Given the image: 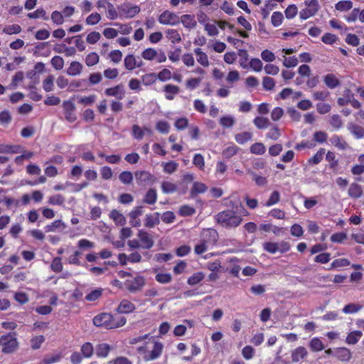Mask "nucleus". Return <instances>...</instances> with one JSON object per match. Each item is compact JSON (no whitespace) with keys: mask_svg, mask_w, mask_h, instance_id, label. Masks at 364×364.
<instances>
[{"mask_svg":"<svg viewBox=\"0 0 364 364\" xmlns=\"http://www.w3.org/2000/svg\"><path fill=\"white\" fill-rule=\"evenodd\" d=\"M216 222L225 228H235L239 226L242 218L232 210H225L215 216Z\"/></svg>","mask_w":364,"mask_h":364,"instance_id":"obj_1","label":"nucleus"},{"mask_svg":"<svg viewBox=\"0 0 364 364\" xmlns=\"http://www.w3.org/2000/svg\"><path fill=\"white\" fill-rule=\"evenodd\" d=\"M0 346L4 354H11L18 348V342L15 333H7L0 337Z\"/></svg>","mask_w":364,"mask_h":364,"instance_id":"obj_2","label":"nucleus"},{"mask_svg":"<svg viewBox=\"0 0 364 364\" xmlns=\"http://www.w3.org/2000/svg\"><path fill=\"white\" fill-rule=\"evenodd\" d=\"M304 4L306 8L301 10L299 12V16L302 20H306L314 16L319 9L318 0H306Z\"/></svg>","mask_w":364,"mask_h":364,"instance_id":"obj_3","label":"nucleus"},{"mask_svg":"<svg viewBox=\"0 0 364 364\" xmlns=\"http://www.w3.org/2000/svg\"><path fill=\"white\" fill-rule=\"evenodd\" d=\"M112 315L109 313H102L93 318V324L97 327L112 329Z\"/></svg>","mask_w":364,"mask_h":364,"instance_id":"obj_4","label":"nucleus"},{"mask_svg":"<svg viewBox=\"0 0 364 364\" xmlns=\"http://www.w3.org/2000/svg\"><path fill=\"white\" fill-rule=\"evenodd\" d=\"M145 285V279L142 276H136L132 279H127L125 282L127 289L132 293L140 291Z\"/></svg>","mask_w":364,"mask_h":364,"instance_id":"obj_5","label":"nucleus"},{"mask_svg":"<svg viewBox=\"0 0 364 364\" xmlns=\"http://www.w3.org/2000/svg\"><path fill=\"white\" fill-rule=\"evenodd\" d=\"M119 11L121 17L131 18L139 13L140 8L138 6L124 4L119 8Z\"/></svg>","mask_w":364,"mask_h":364,"instance_id":"obj_6","label":"nucleus"},{"mask_svg":"<svg viewBox=\"0 0 364 364\" xmlns=\"http://www.w3.org/2000/svg\"><path fill=\"white\" fill-rule=\"evenodd\" d=\"M164 345L159 341H153V349L151 351L146 352L144 356L146 361L154 360L159 358L162 353Z\"/></svg>","mask_w":364,"mask_h":364,"instance_id":"obj_7","label":"nucleus"},{"mask_svg":"<svg viewBox=\"0 0 364 364\" xmlns=\"http://www.w3.org/2000/svg\"><path fill=\"white\" fill-rule=\"evenodd\" d=\"M159 21L163 25H176L180 22L179 17L169 11H164L159 17Z\"/></svg>","mask_w":364,"mask_h":364,"instance_id":"obj_8","label":"nucleus"},{"mask_svg":"<svg viewBox=\"0 0 364 364\" xmlns=\"http://www.w3.org/2000/svg\"><path fill=\"white\" fill-rule=\"evenodd\" d=\"M105 94L108 97H114L117 100H122L125 96V90L122 84H119L114 87L107 88Z\"/></svg>","mask_w":364,"mask_h":364,"instance_id":"obj_9","label":"nucleus"},{"mask_svg":"<svg viewBox=\"0 0 364 364\" xmlns=\"http://www.w3.org/2000/svg\"><path fill=\"white\" fill-rule=\"evenodd\" d=\"M143 214V206H136L129 213V224L134 227L137 228L141 225V220L139 218Z\"/></svg>","mask_w":364,"mask_h":364,"instance_id":"obj_10","label":"nucleus"},{"mask_svg":"<svg viewBox=\"0 0 364 364\" xmlns=\"http://www.w3.org/2000/svg\"><path fill=\"white\" fill-rule=\"evenodd\" d=\"M137 237L141 242V247L144 249H151L154 244V242L151 235L144 230H139Z\"/></svg>","mask_w":364,"mask_h":364,"instance_id":"obj_11","label":"nucleus"},{"mask_svg":"<svg viewBox=\"0 0 364 364\" xmlns=\"http://www.w3.org/2000/svg\"><path fill=\"white\" fill-rule=\"evenodd\" d=\"M63 106L66 120L69 122H74L77 119L76 115L74 113L75 109V105L70 101H65L63 102Z\"/></svg>","mask_w":364,"mask_h":364,"instance_id":"obj_12","label":"nucleus"},{"mask_svg":"<svg viewBox=\"0 0 364 364\" xmlns=\"http://www.w3.org/2000/svg\"><path fill=\"white\" fill-rule=\"evenodd\" d=\"M333 355L343 362L349 361L352 357L351 352L346 347L335 348L333 350Z\"/></svg>","mask_w":364,"mask_h":364,"instance_id":"obj_13","label":"nucleus"},{"mask_svg":"<svg viewBox=\"0 0 364 364\" xmlns=\"http://www.w3.org/2000/svg\"><path fill=\"white\" fill-rule=\"evenodd\" d=\"M135 305L127 299H123L117 308V312L119 314H130L135 311Z\"/></svg>","mask_w":364,"mask_h":364,"instance_id":"obj_14","label":"nucleus"},{"mask_svg":"<svg viewBox=\"0 0 364 364\" xmlns=\"http://www.w3.org/2000/svg\"><path fill=\"white\" fill-rule=\"evenodd\" d=\"M308 350L304 346H299L291 351V357L293 363H297L308 355Z\"/></svg>","mask_w":364,"mask_h":364,"instance_id":"obj_15","label":"nucleus"},{"mask_svg":"<svg viewBox=\"0 0 364 364\" xmlns=\"http://www.w3.org/2000/svg\"><path fill=\"white\" fill-rule=\"evenodd\" d=\"M160 223V213L156 212L152 214H147L144 218V226L148 228H152Z\"/></svg>","mask_w":364,"mask_h":364,"instance_id":"obj_16","label":"nucleus"},{"mask_svg":"<svg viewBox=\"0 0 364 364\" xmlns=\"http://www.w3.org/2000/svg\"><path fill=\"white\" fill-rule=\"evenodd\" d=\"M134 176L136 182L139 185H146L152 180L151 174L145 171H138L135 172Z\"/></svg>","mask_w":364,"mask_h":364,"instance_id":"obj_17","label":"nucleus"},{"mask_svg":"<svg viewBox=\"0 0 364 364\" xmlns=\"http://www.w3.org/2000/svg\"><path fill=\"white\" fill-rule=\"evenodd\" d=\"M348 194L352 198H360L363 194V188L358 183H352L349 186Z\"/></svg>","mask_w":364,"mask_h":364,"instance_id":"obj_18","label":"nucleus"},{"mask_svg":"<svg viewBox=\"0 0 364 364\" xmlns=\"http://www.w3.org/2000/svg\"><path fill=\"white\" fill-rule=\"evenodd\" d=\"M163 90L165 92L166 99L172 100L174 99L175 95L180 92V88L176 85L168 84L164 87Z\"/></svg>","mask_w":364,"mask_h":364,"instance_id":"obj_19","label":"nucleus"},{"mask_svg":"<svg viewBox=\"0 0 364 364\" xmlns=\"http://www.w3.org/2000/svg\"><path fill=\"white\" fill-rule=\"evenodd\" d=\"M111 350L112 347L109 344L105 343L97 344L95 348V354L98 358L107 357Z\"/></svg>","mask_w":364,"mask_h":364,"instance_id":"obj_20","label":"nucleus"},{"mask_svg":"<svg viewBox=\"0 0 364 364\" xmlns=\"http://www.w3.org/2000/svg\"><path fill=\"white\" fill-rule=\"evenodd\" d=\"M124 63L125 68L128 70H133L135 68L142 65V61L138 63L136 58L132 54L125 57Z\"/></svg>","mask_w":364,"mask_h":364,"instance_id":"obj_21","label":"nucleus"},{"mask_svg":"<svg viewBox=\"0 0 364 364\" xmlns=\"http://www.w3.org/2000/svg\"><path fill=\"white\" fill-rule=\"evenodd\" d=\"M109 218L114 220L117 225L124 226L127 223L126 218L115 209L110 212Z\"/></svg>","mask_w":364,"mask_h":364,"instance_id":"obj_22","label":"nucleus"},{"mask_svg":"<svg viewBox=\"0 0 364 364\" xmlns=\"http://www.w3.org/2000/svg\"><path fill=\"white\" fill-rule=\"evenodd\" d=\"M347 127L350 132L357 139H361L364 137V128L361 126L354 123H348Z\"/></svg>","mask_w":364,"mask_h":364,"instance_id":"obj_23","label":"nucleus"},{"mask_svg":"<svg viewBox=\"0 0 364 364\" xmlns=\"http://www.w3.org/2000/svg\"><path fill=\"white\" fill-rule=\"evenodd\" d=\"M95 352V348L90 342L84 343L80 347V353L84 358H90Z\"/></svg>","mask_w":364,"mask_h":364,"instance_id":"obj_24","label":"nucleus"},{"mask_svg":"<svg viewBox=\"0 0 364 364\" xmlns=\"http://www.w3.org/2000/svg\"><path fill=\"white\" fill-rule=\"evenodd\" d=\"M325 85L330 89H334L340 85L339 80L333 74H327L323 77Z\"/></svg>","mask_w":364,"mask_h":364,"instance_id":"obj_25","label":"nucleus"},{"mask_svg":"<svg viewBox=\"0 0 364 364\" xmlns=\"http://www.w3.org/2000/svg\"><path fill=\"white\" fill-rule=\"evenodd\" d=\"M82 65L77 61H73L67 70V74L71 76L80 75L82 70Z\"/></svg>","mask_w":364,"mask_h":364,"instance_id":"obj_26","label":"nucleus"},{"mask_svg":"<svg viewBox=\"0 0 364 364\" xmlns=\"http://www.w3.org/2000/svg\"><path fill=\"white\" fill-rule=\"evenodd\" d=\"M181 21L187 28H193L196 26L197 23L194 16L190 14H184L181 17Z\"/></svg>","mask_w":364,"mask_h":364,"instance_id":"obj_27","label":"nucleus"},{"mask_svg":"<svg viewBox=\"0 0 364 364\" xmlns=\"http://www.w3.org/2000/svg\"><path fill=\"white\" fill-rule=\"evenodd\" d=\"M65 228V223L60 220H55L51 224L46 225L45 227V231L46 232H55L57 230L61 231V230H64Z\"/></svg>","mask_w":364,"mask_h":364,"instance_id":"obj_28","label":"nucleus"},{"mask_svg":"<svg viewBox=\"0 0 364 364\" xmlns=\"http://www.w3.org/2000/svg\"><path fill=\"white\" fill-rule=\"evenodd\" d=\"M194 53L197 56V61L203 66L208 67L209 65V61L208 55L205 53L203 52L199 48L194 50Z\"/></svg>","mask_w":364,"mask_h":364,"instance_id":"obj_29","label":"nucleus"},{"mask_svg":"<svg viewBox=\"0 0 364 364\" xmlns=\"http://www.w3.org/2000/svg\"><path fill=\"white\" fill-rule=\"evenodd\" d=\"M363 333L360 331L350 332L346 337V342L349 345H355L360 339Z\"/></svg>","mask_w":364,"mask_h":364,"instance_id":"obj_30","label":"nucleus"},{"mask_svg":"<svg viewBox=\"0 0 364 364\" xmlns=\"http://www.w3.org/2000/svg\"><path fill=\"white\" fill-rule=\"evenodd\" d=\"M157 199V193L156 191L154 188H150L146 192L144 199L143 202L149 204V205H153L156 203Z\"/></svg>","mask_w":364,"mask_h":364,"instance_id":"obj_31","label":"nucleus"},{"mask_svg":"<svg viewBox=\"0 0 364 364\" xmlns=\"http://www.w3.org/2000/svg\"><path fill=\"white\" fill-rule=\"evenodd\" d=\"M252 138V134L249 132H244L235 134V139L240 144H244L247 141L251 140Z\"/></svg>","mask_w":364,"mask_h":364,"instance_id":"obj_32","label":"nucleus"},{"mask_svg":"<svg viewBox=\"0 0 364 364\" xmlns=\"http://www.w3.org/2000/svg\"><path fill=\"white\" fill-rule=\"evenodd\" d=\"M207 189L208 188L204 183L200 182H194L191 190V195L192 197H194L198 193H205Z\"/></svg>","mask_w":364,"mask_h":364,"instance_id":"obj_33","label":"nucleus"},{"mask_svg":"<svg viewBox=\"0 0 364 364\" xmlns=\"http://www.w3.org/2000/svg\"><path fill=\"white\" fill-rule=\"evenodd\" d=\"M100 57L95 52H92L87 54L85 57V64L88 67H92L97 65L99 63Z\"/></svg>","mask_w":364,"mask_h":364,"instance_id":"obj_34","label":"nucleus"},{"mask_svg":"<svg viewBox=\"0 0 364 364\" xmlns=\"http://www.w3.org/2000/svg\"><path fill=\"white\" fill-rule=\"evenodd\" d=\"M253 123L259 129H266L270 124L267 118L262 117H256L253 120Z\"/></svg>","mask_w":364,"mask_h":364,"instance_id":"obj_35","label":"nucleus"},{"mask_svg":"<svg viewBox=\"0 0 364 364\" xmlns=\"http://www.w3.org/2000/svg\"><path fill=\"white\" fill-rule=\"evenodd\" d=\"M331 142L336 147L338 148L341 150H344L347 148L348 144L346 141H344L342 138L338 135H333L331 138Z\"/></svg>","mask_w":364,"mask_h":364,"instance_id":"obj_36","label":"nucleus"},{"mask_svg":"<svg viewBox=\"0 0 364 364\" xmlns=\"http://www.w3.org/2000/svg\"><path fill=\"white\" fill-rule=\"evenodd\" d=\"M167 38L171 41L173 43H179L181 41V38L176 29H168L166 31Z\"/></svg>","mask_w":364,"mask_h":364,"instance_id":"obj_37","label":"nucleus"},{"mask_svg":"<svg viewBox=\"0 0 364 364\" xmlns=\"http://www.w3.org/2000/svg\"><path fill=\"white\" fill-rule=\"evenodd\" d=\"M324 154H325V149L321 148L313 157L310 158L308 160V163L309 164H319L322 161Z\"/></svg>","mask_w":364,"mask_h":364,"instance_id":"obj_38","label":"nucleus"},{"mask_svg":"<svg viewBox=\"0 0 364 364\" xmlns=\"http://www.w3.org/2000/svg\"><path fill=\"white\" fill-rule=\"evenodd\" d=\"M157 53L155 49L148 48L141 53V57L146 60H153L157 56Z\"/></svg>","mask_w":364,"mask_h":364,"instance_id":"obj_39","label":"nucleus"},{"mask_svg":"<svg viewBox=\"0 0 364 364\" xmlns=\"http://www.w3.org/2000/svg\"><path fill=\"white\" fill-rule=\"evenodd\" d=\"M309 347L312 351H320L324 348L322 341L318 338H314L310 341Z\"/></svg>","mask_w":364,"mask_h":364,"instance_id":"obj_40","label":"nucleus"},{"mask_svg":"<svg viewBox=\"0 0 364 364\" xmlns=\"http://www.w3.org/2000/svg\"><path fill=\"white\" fill-rule=\"evenodd\" d=\"M204 277L203 273L196 272L188 279L187 283L191 286L196 285L201 282L204 279Z\"/></svg>","mask_w":364,"mask_h":364,"instance_id":"obj_41","label":"nucleus"},{"mask_svg":"<svg viewBox=\"0 0 364 364\" xmlns=\"http://www.w3.org/2000/svg\"><path fill=\"white\" fill-rule=\"evenodd\" d=\"M266 148L262 143L257 142L250 146V151L252 154L262 155L264 154Z\"/></svg>","mask_w":364,"mask_h":364,"instance_id":"obj_42","label":"nucleus"},{"mask_svg":"<svg viewBox=\"0 0 364 364\" xmlns=\"http://www.w3.org/2000/svg\"><path fill=\"white\" fill-rule=\"evenodd\" d=\"M352 7L353 3L350 1H340L335 6L336 9L341 11H348Z\"/></svg>","mask_w":364,"mask_h":364,"instance_id":"obj_43","label":"nucleus"},{"mask_svg":"<svg viewBox=\"0 0 364 364\" xmlns=\"http://www.w3.org/2000/svg\"><path fill=\"white\" fill-rule=\"evenodd\" d=\"M119 178L122 183L130 184L133 181V175L131 171H124L119 174Z\"/></svg>","mask_w":364,"mask_h":364,"instance_id":"obj_44","label":"nucleus"},{"mask_svg":"<svg viewBox=\"0 0 364 364\" xmlns=\"http://www.w3.org/2000/svg\"><path fill=\"white\" fill-rule=\"evenodd\" d=\"M162 191L165 193H172L177 190V186L169 181H164L161 184Z\"/></svg>","mask_w":364,"mask_h":364,"instance_id":"obj_45","label":"nucleus"},{"mask_svg":"<svg viewBox=\"0 0 364 364\" xmlns=\"http://www.w3.org/2000/svg\"><path fill=\"white\" fill-rule=\"evenodd\" d=\"M27 16L29 18H43L44 20H48V17L46 15V12L43 9H38L34 12L28 13Z\"/></svg>","mask_w":364,"mask_h":364,"instance_id":"obj_46","label":"nucleus"},{"mask_svg":"<svg viewBox=\"0 0 364 364\" xmlns=\"http://www.w3.org/2000/svg\"><path fill=\"white\" fill-rule=\"evenodd\" d=\"M283 14L279 11H275L272 14L271 17L272 24L274 27H277L282 23L283 21Z\"/></svg>","mask_w":364,"mask_h":364,"instance_id":"obj_47","label":"nucleus"},{"mask_svg":"<svg viewBox=\"0 0 364 364\" xmlns=\"http://www.w3.org/2000/svg\"><path fill=\"white\" fill-rule=\"evenodd\" d=\"M54 77L48 75L43 82V87L46 92H50L54 87Z\"/></svg>","mask_w":364,"mask_h":364,"instance_id":"obj_48","label":"nucleus"},{"mask_svg":"<svg viewBox=\"0 0 364 364\" xmlns=\"http://www.w3.org/2000/svg\"><path fill=\"white\" fill-rule=\"evenodd\" d=\"M21 31V28L18 24L9 25L4 28L3 32L9 34H17Z\"/></svg>","mask_w":364,"mask_h":364,"instance_id":"obj_49","label":"nucleus"},{"mask_svg":"<svg viewBox=\"0 0 364 364\" xmlns=\"http://www.w3.org/2000/svg\"><path fill=\"white\" fill-rule=\"evenodd\" d=\"M362 309V306L359 304H356L354 303H351L347 304L343 309V311L345 314H354L359 311Z\"/></svg>","mask_w":364,"mask_h":364,"instance_id":"obj_50","label":"nucleus"},{"mask_svg":"<svg viewBox=\"0 0 364 364\" xmlns=\"http://www.w3.org/2000/svg\"><path fill=\"white\" fill-rule=\"evenodd\" d=\"M235 122V118L231 116H224L220 119V124L223 127L230 128L232 127Z\"/></svg>","mask_w":364,"mask_h":364,"instance_id":"obj_51","label":"nucleus"},{"mask_svg":"<svg viewBox=\"0 0 364 364\" xmlns=\"http://www.w3.org/2000/svg\"><path fill=\"white\" fill-rule=\"evenodd\" d=\"M164 171L167 173H173L178 168V164L173 161H170L166 163H163Z\"/></svg>","mask_w":364,"mask_h":364,"instance_id":"obj_52","label":"nucleus"},{"mask_svg":"<svg viewBox=\"0 0 364 364\" xmlns=\"http://www.w3.org/2000/svg\"><path fill=\"white\" fill-rule=\"evenodd\" d=\"M155 279L161 284H168L171 282L172 277L169 273H159L156 275Z\"/></svg>","mask_w":364,"mask_h":364,"instance_id":"obj_53","label":"nucleus"},{"mask_svg":"<svg viewBox=\"0 0 364 364\" xmlns=\"http://www.w3.org/2000/svg\"><path fill=\"white\" fill-rule=\"evenodd\" d=\"M350 264V261L346 258H341V259H335L331 264V267L328 269L329 270L341 267H346L348 266Z\"/></svg>","mask_w":364,"mask_h":364,"instance_id":"obj_54","label":"nucleus"},{"mask_svg":"<svg viewBox=\"0 0 364 364\" xmlns=\"http://www.w3.org/2000/svg\"><path fill=\"white\" fill-rule=\"evenodd\" d=\"M329 123L333 128L337 129H340L343 126L342 119L338 114L332 115Z\"/></svg>","mask_w":364,"mask_h":364,"instance_id":"obj_55","label":"nucleus"},{"mask_svg":"<svg viewBox=\"0 0 364 364\" xmlns=\"http://www.w3.org/2000/svg\"><path fill=\"white\" fill-rule=\"evenodd\" d=\"M249 173L252 176V179L259 186H264L267 183V179L265 177L258 176L253 171H249Z\"/></svg>","mask_w":364,"mask_h":364,"instance_id":"obj_56","label":"nucleus"},{"mask_svg":"<svg viewBox=\"0 0 364 364\" xmlns=\"http://www.w3.org/2000/svg\"><path fill=\"white\" fill-rule=\"evenodd\" d=\"M52 66L56 70H61L64 66V60L59 55L54 56L50 60Z\"/></svg>","mask_w":364,"mask_h":364,"instance_id":"obj_57","label":"nucleus"},{"mask_svg":"<svg viewBox=\"0 0 364 364\" xmlns=\"http://www.w3.org/2000/svg\"><path fill=\"white\" fill-rule=\"evenodd\" d=\"M112 328H116L123 326L126 323V321H127L126 318L124 316H114L112 315Z\"/></svg>","mask_w":364,"mask_h":364,"instance_id":"obj_58","label":"nucleus"},{"mask_svg":"<svg viewBox=\"0 0 364 364\" xmlns=\"http://www.w3.org/2000/svg\"><path fill=\"white\" fill-rule=\"evenodd\" d=\"M157 79L156 73H149L142 76V82L145 85H150L156 82Z\"/></svg>","mask_w":364,"mask_h":364,"instance_id":"obj_59","label":"nucleus"},{"mask_svg":"<svg viewBox=\"0 0 364 364\" xmlns=\"http://www.w3.org/2000/svg\"><path fill=\"white\" fill-rule=\"evenodd\" d=\"M263 249L269 253L275 254L278 252L277 242H267L263 244Z\"/></svg>","mask_w":364,"mask_h":364,"instance_id":"obj_60","label":"nucleus"},{"mask_svg":"<svg viewBox=\"0 0 364 364\" xmlns=\"http://www.w3.org/2000/svg\"><path fill=\"white\" fill-rule=\"evenodd\" d=\"M316 110L321 114H325L328 113L331 109V106L330 104L319 102L316 104Z\"/></svg>","mask_w":364,"mask_h":364,"instance_id":"obj_61","label":"nucleus"},{"mask_svg":"<svg viewBox=\"0 0 364 364\" xmlns=\"http://www.w3.org/2000/svg\"><path fill=\"white\" fill-rule=\"evenodd\" d=\"M50 18L52 21L56 25H62L64 22V17L62 13L58 11H54L51 14Z\"/></svg>","mask_w":364,"mask_h":364,"instance_id":"obj_62","label":"nucleus"},{"mask_svg":"<svg viewBox=\"0 0 364 364\" xmlns=\"http://www.w3.org/2000/svg\"><path fill=\"white\" fill-rule=\"evenodd\" d=\"M195 212L196 210L193 207L184 205L180 208L178 213L181 216H190L193 215Z\"/></svg>","mask_w":364,"mask_h":364,"instance_id":"obj_63","label":"nucleus"},{"mask_svg":"<svg viewBox=\"0 0 364 364\" xmlns=\"http://www.w3.org/2000/svg\"><path fill=\"white\" fill-rule=\"evenodd\" d=\"M62 356L60 354H55L46 356L41 362V364H52L60 361Z\"/></svg>","mask_w":364,"mask_h":364,"instance_id":"obj_64","label":"nucleus"}]
</instances>
